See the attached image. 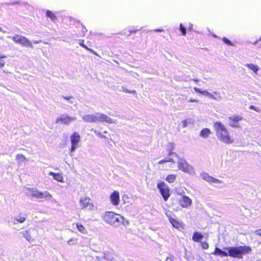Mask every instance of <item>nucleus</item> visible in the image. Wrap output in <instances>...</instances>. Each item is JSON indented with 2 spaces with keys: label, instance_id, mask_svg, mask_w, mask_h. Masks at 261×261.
<instances>
[{
  "label": "nucleus",
  "instance_id": "a18cd8bd",
  "mask_svg": "<svg viewBox=\"0 0 261 261\" xmlns=\"http://www.w3.org/2000/svg\"><path fill=\"white\" fill-rule=\"evenodd\" d=\"M256 107L254 106H251L250 107V109H251V110H253L255 111V109Z\"/></svg>",
  "mask_w": 261,
  "mask_h": 261
},
{
  "label": "nucleus",
  "instance_id": "20e7f679",
  "mask_svg": "<svg viewBox=\"0 0 261 261\" xmlns=\"http://www.w3.org/2000/svg\"><path fill=\"white\" fill-rule=\"evenodd\" d=\"M228 251V255L233 257L241 258L243 255L249 253L251 249L248 246L230 247L225 248Z\"/></svg>",
  "mask_w": 261,
  "mask_h": 261
},
{
  "label": "nucleus",
  "instance_id": "a211bd4d",
  "mask_svg": "<svg viewBox=\"0 0 261 261\" xmlns=\"http://www.w3.org/2000/svg\"><path fill=\"white\" fill-rule=\"evenodd\" d=\"M245 66L252 70L255 74H257L259 70V66L252 63H247L245 64Z\"/></svg>",
  "mask_w": 261,
  "mask_h": 261
},
{
  "label": "nucleus",
  "instance_id": "72a5a7b5",
  "mask_svg": "<svg viewBox=\"0 0 261 261\" xmlns=\"http://www.w3.org/2000/svg\"><path fill=\"white\" fill-rule=\"evenodd\" d=\"M79 44H80L81 46H82V47H83L84 48H85V49H86L87 50H89V51H91V52H93V50H92V49H90V48H89L87 47V46H86V45H85V44L84 43V41H83V40H80V41H79Z\"/></svg>",
  "mask_w": 261,
  "mask_h": 261
},
{
  "label": "nucleus",
  "instance_id": "864d4df0",
  "mask_svg": "<svg viewBox=\"0 0 261 261\" xmlns=\"http://www.w3.org/2000/svg\"><path fill=\"white\" fill-rule=\"evenodd\" d=\"M194 81H195V82H198V81H199V80H197V79L194 80Z\"/></svg>",
  "mask_w": 261,
  "mask_h": 261
},
{
  "label": "nucleus",
  "instance_id": "49530a36",
  "mask_svg": "<svg viewBox=\"0 0 261 261\" xmlns=\"http://www.w3.org/2000/svg\"><path fill=\"white\" fill-rule=\"evenodd\" d=\"M255 111H256L257 112H260V109L258 108H255Z\"/></svg>",
  "mask_w": 261,
  "mask_h": 261
},
{
  "label": "nucleus",
  "instance_id": "9b49d317",
  "mask_svg": "<svg viewBox=\"0 0 261 261\" xmlns=\"http://www.w3.org/2000/svg\"><path fill=\"white\" fill-rule=\"evenodd\" d=\"M70 138L71 143L70 152H72L79 147V143L80 141V136L77 132H74L70 136Z\"/></svg>",
  "mask_w": 261,
  "mask_h": 261
},
{
  "label": "nucleus",
  "instance_id": "423d86ee",
  "mask_svg": "<svg viewBox=\"0 0 261 261\" xmlns=\"http://www.w3.org/2000/svg\"><path fill=\"white\" fill-rule=\"evenodd\" d=\"M28 193L29 195L39 199H44L45 200H50L53 196L47 191L41 192L36 188H31L28 189Z\"/></svg>",
  "mask_w": 261,
  "mask_h": 261
},
{
  "label": "nucleus",
  "instance_id": "6e6d98bb",
  "mask_svg": "<svg viewBox=\"0 0 261 261\" xmlns=\"http://www.w3.org/2000/svg\"><path fill=\"white\" fill-rule=\"evenodd\" d=\"M103 133H105V134H107V131H105V132H103Z\"/></svg>",
  "mask_w": 261,
  "mask_h": 261
},
{
  "label": "nucleus",
  "instance_id": "f704fd0d",
  "mask_svg": "<svg viewBox=\"0 0 261 261\" xmlns=\"http://www.w3.org/2000/svg\"><path fill=\"white\" fill-rule=\"evenodd\" d=\"M102 259H106L107 260H112L113 257L109 255L108 254L104 253L103 256L101 257Z\"/></svg>",
  "mask_w": 261,
  "mask_h": 261
},
{
  "label": "nucleus",
  "instance_id": "ea45409f",
  "mask_svg": "<svg viewBox=\"0 0 261 261\" xmlns=\"http://www.w3.org/2000/svg\"><path fill=\"white\" fill-rule=\"evenodd\" d=\"M222 40L224 42H225L226 44H228V45H231L232 43L231 42L228 40L225 37H224L223 39H222Z\"/></svg>",
  "mask_w": 261,
  "mask_h": 261
},
{
  "label": "nucleus",
  "instance_id": "a19ab883",
  "mask_svg": "<svg viewBox=\"0 0 261 261\" xmlns=\"http://www.w3.org/2000/svg\"><path fill=\"white\" fill-rule=\"evenodd\" d=\"M165 261H173V257L171 255H168L165 258Z\"/></svg>",
  "mask_w": 261,
  "mask_h": 261
},
{
  "label": "nucleus",
  "instance_id": "8fccbe9b",
  "mask_svg": "<svg viewBox=\"0 0 261 261\" xmlns=\"http://www.w3.org/2000/svg\"><path fill=\"white\" fill-rule=\"evenodd\" d=\"M192 28H193V24H191V26H190V27L189 28V29L190 30H192Z\"/></svg>",
  "mask_w": 261,
  "mask_h": 261
},
{
  "label": "nucleus",
  "instance_id": "4468645a",
  "mask_svg": "<svg viewBox=\"0 0 261 261\" xmlns=\"http://www.w3.org/2000/svg\"><path fill=\"white\" fill-rule=\"evenodd\" d=\"M178 201L179 204L183 208L188 207L190 205H191L192 202V200L191 198H190L188 196L185 195L182 196L180 198H179Z\"/></svg>",
  "mask_w": 261,
  "mask_h": 261
},
{
  "label": "nucleus",
  "instance_id": "bb28decb",
  "mask_svg": "<svg viewBox=\"0 0 261 261\" xmlns=\"http://www.w3.org/2000/svg\"><path fill=\"white\" fill-rule=\"evenodd\" d=\"M76 227L78 230L82 233L86 234L87 231L85 227L81 224L76 223Z\"/></svg>",
  "mask_w": 261,
  "mask_h": 261
},
{
  "label": "nucleus",
  "instance_id": "37998d69",
  "mask_svg": "<svg viewBox=\"0 0 261 261\" xmlns=\"http://www.w3.org/2000/svg\"><path fill=\"white\" fill-rule=\"evenodd\" d=\"M189 102H197L198 100L195 99L190 98L189 100Z\"/></svg>",
  "mask_w": 261,
  "mask_h": 261
},
{
  "label": "nucleus",
  "instance_id": "a878e982",
  "mask_svg": "<svg viewBox=\"0 0 261 261\" xmlns=\"http://www.w3.org/2000/svg\"><path fill=\"white\" fill-rule=\"evenodd\" d=\"M203 236L200 234V233L198 232H194L193 237H192V240L194 241L195 242H199L200 240H201L203 239Z\"/></svg>",
  "mask_w": 261,
  "mask_h": 261
},
{
  "label": "nucleus",
  "instance_id": "e433bc0d",
  "mask_svg": "<svg viewBox=\"0 0 261 261\" xmlns=\"http://www.w3.org/2000/svg\"><path fill=\"white\" fill-rule=\"evenodd\" d=\"M6 58V57L5 56L0 55V67H3L5 65V62L4 60H2V59Z\"/></svg>",
  "mask_w": 261,
  "mask_h": 261
},
{
  "label": "nucleus",
  "instance_id": "2eb2a0df",
  "mask_svg": "<svg viewBox=\"0 0 261 261\" xmlns=\"http://www.w3.org/2000/svg\"><path fill=\"white\" fill-rule=\"evenodd\" d=\"M200 176L202 179L210 183L220 184L222 182L221 180L210 176L208 174L205 172L201 173Z\"/></svg>",
  "mask_w": 261,
  "mask_h": 261
},
{
  "label": "nucleus",
  "instance_id": "5fc2aeb1",
  "mask_svg": "<svg viewBox=\"0 0 261 261\" xmlns=\"http://www.w3.org/2000/svg\"><path fill=\"white\" fill-rule=\"evenodd\" d=\"M214 93L215 94H216V95H217V93L216 92H214Z\"/></svg>",
  "mask_w": 261,
  "mask_h": 261
},
{
  "label": "nucleus",
  "instance_id": "f03ea898",
  "mask_svg": "<svg viewBox=\"0 0 261 261\" xmlns=\"http://www.w3.org/2000/svg\"><path fill=\"white\" fill-rule=\"evenodd\" d=\"M102 219L107 223L116 227L120 224L125 225V223H128L123 216L112 212H106L102 216Z\"/></svg>",
  "mask_w": 261,
  "mask_h": 261
},
{
  "label": "nucleus",
  "instance_id": "3c124183",
  "mask_svg": "<svg viewBox=\"0 0 261 261\" xmlns=\"http://www.w3.org/2000/svg\"><path fill=\"white\" fill-rule=\"evenodd\" d=\"M163 30H156L155 31L156 32H162Z\"/></svg>",
  "mask_w": 261,
  "mask_h": 261
},
{
  "label": "nucleus",
  "instance_id": "6e6552de",
  "mask_svg": "<svg viewBox=\"0 0 261 261\" xmlns=\"http://www.w3.org/2000/svg\"><path fill=\"white\" fill-rule=\"evenodd\" d=\"M9 38H11L16 43H18L21 44L22 46L24 47H29L32 46L31 42L25 37L19 35H15L13 36H8Z\"/></svg>",
  "mask_w": 261,
  "mask_h": 261
},
{
  "label": "nucleus",
  "instance_id": "7ed1b4c3",
  "mask_svg": "<svg viewBox=\"0 0 261 261\" xmlns=\"http://www.w3.org/2000/svg\"><path fill=\"white\" fill-rule=\"evenodd\" d=\"M85 122H95L96 121L105 122L109 123H115V121L104 114L97 113L94 114H87L82 117Z\"/></svg>",
  "mask_w": 261,
  "mask_h": 261
},
{
  "label": "nucleus",
  "instance_id": "58836bf2",
  "mask_svg": "<svg viewBox=\"0 0 261 261\" xmlns=\"http://www.w3.org/2000/svg\"><path fill=\"white\" fill-rule=\"evenodd\" d=\"M94 133L95 135H96L97 136H98L100 137H102V138H106V139H108L107 137H103V135H102L101 133L98 132V131H97L96 130H95L94 131Z\"/></svg>",
  "mask_w": 261,
  "mask_h": 261
},
{
  "label": "nucleus",
  "instance_id": "603ef678",
  "mask_svg": "<svg viewBox=\"0 0 261 261\" xmlns=\"http://www.w3.org/2000/svg\"><path fill=\"white\" fill-rule=\"evenodd\" d=\"M0 31L2 32H5L1 28H0Z\"/></svg>",
  "mask_w": 261,
  "mask_h": 261
},
{
  "label": "nucleus",
  "instance_id": "de8ad7c7",
  "mask_svg": "<svg viewBox=\"0 0 261 261\" xmlns=\"http://www.w3.org/2000/svg\"><path fill=\"white\" fill-rule=\"evenodd\" d=\"M40 42H41V40H38V41H34V43H35V44H38V43H40Z\"/></svg>",
  "mask_w": 261,
  "mask_h": 261
},
{
  "label": "nucleus",
  "instance_id": "ddd939ff",
  "mask_svg": "<svg viewBox=\"0 0 261 261\" xmlns=\"http://www.w3.org/2000/svg\"><path fill=\"white\" fill-rule=\"evenodd\" d=\"M229 125L233 127H240L239 122L242 120V117L239 115H233L228 117Z\"/></svg>",
  "mask_w": 261,
  "mask_h": 261
},
{
  "label": "nucleus",
  "instance_id": "dca6fc26",
  "mask_svg": "<svg viewBox=\"0 0 261 261\" xmlns=\"http://www.w3.org/2000/svg\"><path fill=\"white\" fill-rule=\"evenodd\" d=\"M194 90L196 92L199 93L204 95H207L209 96L210 98L215 100H221L222 99V97L220 95H218L217 97H216L213 94L210 93L207 90L202 91L201 89H198L197 87H194Z\"/></svg>",
  "mask_w": 261,
  "mask_h": 261
},
{
  "label": "nucleus",
  "instance_id": "39448f33",
  "mask_svg": "<svg viewBox=\"0 0 261 261\" xmlns=\"http://www.w3.org/2000/svg\"><path fill=\"white\" fill-rule=\"evenodd\" d=\"M30 243L35 242L38 237V230L35 227L30 228L27 230L22 231L19 233Z\"/></svg>",
  "mask_w": 261,
  "mask_h": 261
},
{
  "label": "nucleus",
  "instance_id": "f8f14e48",
  "mask_svg": "<svg viewBox=\"0 0 261 261\" xmlns=\"http://www.w3.org/2000/svg\"><path fill=\"white\" fill-rule=\"evenodd\" d=\"M157 188L160 190L164 199L167 201L170 196L168 187L164 182H160L157 184Z\"/></svg>",
  "mask_w": 261,
  "mask_h": 261
},
{
  "label": "nucleus",
  "instance_id": "c756f323",
  "mask_svg": "<svg viewBox=\"0 0 261 261\" xmlns=\"http://www.w3.org/2000/svg\"><path fill=\"white\" fill-rule=\"evenodd\" d=\"M46 15L47 17H49L53 21H55L57 18L56 16L49 10L46 11Z\"/></svg>",
  "mask_w": 261,
  "mask_h": 261
},
{
  "label": "nucleus",
  "instance_id": "4c0bfd02",
  "mask_svg": "<svg viewBox=\"0 0 261 261\" xmlns=\"http://www.w3.org/2000/svg\"><path fill=\"white\" fill-rule=\"evenodd\" d=\"M201 245L202 248L204 249H207L209 246L208 243L205 242H201Z\"/></svg>",
  "mask_w": 261,
  "mask_h": 261
},
{
  "label": "nucleus",
  "instance_id": "c85d7f7f",
  "mask_svg": "<svg viewBox=\"0 0 261 261\" xmlns=\"http://www.w3.org/2000/svg\"><path fill=\"white\" fill-rule=\"evenodd\" d=\"M26 219V217L22 216H17L14 218V223H15V222H17L19 223H23L25 221Z\"/></svg>",
  "mask_w": 261,
  "mask_h": 261
},
{
  "label": "nucleus",
  "instance_id": "0eeeda50",
  "mask_svg": "<svg viewBox=\"0 0 261 261\" xmlns=\"http://www.w3.org/2000/svg\"><path fill=\"white\" fill-rule=\"evenodd\" d=\"M178 169L191 175L195 174L194 168L189 164L184 159L179 158L177 161Z\"/></svg>",
  "mask_w": 261,
  "mask_h": 261
},
{
  "label": "nucleus",
  "instance_id": "473e14b6",
  "mask_svg": "<svg viewBox=\"0 0 261 261\" xmlns=\"http://www.w3.org/2000/svg\"><path fill=\"white\" fill-rule=\"evenodd\" d=\"M122 91L125 93H129L133 94L134 95H136V94H137L136 91L135 90L130 91V90H128L126 88L124 87H122Z\"/></svg>",
  "mask_w": 261,
  "mask_h": 261
},
{
  "label": "nucleus",
  "instance_id": "cd10ccee",
  "mask_svg": "<svg viewBox=\"0 0 261 261\" xmlns=\"http://www.w3.org/2000/svg\"><path fill=\"white\" fill-rule=\"evenodd\" d=\"M193 120L191 118H187L181 121V124L183 128L186 127L189 124L192 123Z\"/></svg>",
  "mask_w": 261,
  "mask_h": 261
},
{
  "label": "nucleus",
  "instance_id": "5701e85b",
  "mask_svg": "<svg viewBox=\"0 0 261 261\" xmlns=\"http://www.w3.org/2000/svg\"><path fill=\"white\" fill-rule=\"evenodd\" d=\"M212 254L215 255L221 256H227L228 255V252L222 251L221 249L217 247L215 248L214 252Z\"/></svg>",
  "mask_w": 261,
  "mask_h": 261
},
{
  "label": "nucleus",
  "instance_id": "c9c22d12",
  "mask_svg": "<svg viewBox=\"0 0 261 261\" xmlns=\"http://www.w3.org/2000/svg\"><path fill=\"white\" fill-rule=\"evenodd\" d=\"M180 31L182 33V34L184 35V36H185L186 34V28L182 25V24L181 23L180 24Z\"/></svg>",
  "mask_w": 261,
  "mask_h": 261
},
{
  "label": "nucleus",
  "instance_id": "09e8293b",
  "mask_svg": "<svg viewBox=\"0 0 261 261\" xmlns=\"http://www.w3.org/2000/svg\"><path fill=\"white\" fill-rule=\"evenodd\" d=\"M100 258H101L100 257H98V256L96 257V259H97V261H100Z\"/></svg>",
  "mask_w": 261,
  "mask_h": 261
},
{
  "label": "nucleus",
  "instance_id": "c03bdc74",
  "mask_svg": "<svg viewBox=\"0 0 261 261\" xmlns=\"http://www.w3.org/2000/svg\"><path fill=\"white\" fill-rule=\"evenodd\" d=\"M259 41H261V37L259 38V39L258 40H256L254 43V44L255 45ZM260 47H261V43H260Z\"/></svg>",
  "mask_w": 261,
  "mask_h": 261
},
{
  "label": "nucleus",
  "instance_id": "79ce46f5",
  "mask_svg": "<svg viewBox=\"0 0 261 261\" xmlns=\"http://www.w3.org/2000/svg\"><path fill=\"white\" fill-rule=\"evenodd\" d=\"M255 234L261 236V229L255 230Z\"/></svg>",
  "mask_w": 261,
  "mask_h": 261
},
{
  "label": "nucleus",
  "instance_id": "2f4dec72",
  "mask_svg": "<svg viewBox=\"0 0 261 261\" xmlns=\"http://www.w3.org/2000/svg\"><path fill=\"white\" fill-rule=\"evenodd\" d=\"M77 239L76 238H71L67 241V243L69 245H73L77 243Z\"/></svg>",
  "mask_w": 261,
  "mask_h": 261
},
{
  "label": "nucleus",
  "instance_id": "f257e3e1",
  "mask_svg": "<svg viewBox=\"0 0 261 261\" xmlns=\"http://www.w3.org/2000/svg\"><path fill=\"white\" fill-rule=\"evenodd\" d=\"M216 136L219 140L223 143L230 144L234 142L233 138L231 136L228 129L224 125L220 122L214 123Z\"/></svg>",
  "mask_w": 261,
  "mask_h": 261
},
{
  "label": "nucleus",
  "instance_id": "1a4fd4ad",
  "mask_svg": "<svg viewBox=\"0 0 261 261\" xmlns=\"http://www.w3.org/2000/svg\"><path fill=\"white\" fill-rule=\"evenodd\" d=\"M79 203L82 209H86L90 211H93L96 210V206L92 202L90 198L87 197L81 198Z\"/></svg>",
  "mask_w": 261,
  "mask_h": 261
},
{
  "label": "nucleus",
  "instance_id": "7c9ffc66",
  "mask_svg": "<svg viewBox=\"0 0 261 261\" xmlns=\"http://www.w3.org/2000/svg\"><path fill=\"white\" fill-rule=\"evenodd\" d=\"M175 179L176 175L174 174H169L166 178V180L169 183L173 182Z\"/></svg>",
  "mask_w": 261,
  "mask_h": 261
},
{
  "label": "nucleus",
  "instance_id": "412c9836",
  "mask_svg": "<svg viewBox=\"0 0 261 261\" xmlns=\"http://www.w3.org/2000/svg\"><path fill=\"white\" fill-rule=\"evenodd\" d=\"M166 216L168 217L169 220L172 226L176 228H179L181 226V223L176 220L171 218L170 216L166 214Z\"/></svg>",
  "mask_w": 261,
  "mask_h": 261
},
{
  "label": "nucleus",
  "instance_id": "6ab92c4d",
  "mask_svg": "<svg viewBox=\"0 0 261 261\" xmlns=\"http://www.w3.org/2000/svg\"><path fill=\"white\" fill-rule=\"evenodd\" d=\"M170 156H172V158L168 157L166 159L162 160L159 161L158 164H164L167 162H172L173 164H175V161L173 160V157L174 156H177V155L176 153L174 152H170L169 153Z\"/></svg>",
  "mask_w": 261,
  "mask_h": 261
},
{
  "label": "nucleus",
  "instance_id": "4be33fe9",
  "mask_svg": "<svg viewBox=\"0 0 261 261\" xmlns=\"http://www.w3.org/2000/svg\"><path fill=\"white\" fill-rule=\"evenodd\" d=\"M61 97L68 101V102L72 105L76 106L77 102L76 99L74 97L72 96H63L62 95Z\"/></svg>",
  "mask_w": 261,
  "mask_h": 261
},
{
  "label": "nucleus",
  "instance_id": "9d476101",
  "mask_svg": "<svg viewBox=\"0 0 261 261\" xmlns=\"http://www.w3.org/2000/svg\"><path fill=\"white\" fill-rule=\"evenodd\" d=\"M76 120V117H71L67 114H64L57 117L56 123L69 125L71 122Z\"/></svg>",
  "mask_w": 261,
  "mask_h": 261
},
{
  "label": "nucleus",
  "instance_id": "b1692460",
  "mask_svg": "<svg viewBox=\"0 0 261 261\" xmlns=\"http://www.w3.org/2000/svg\"><path fill=\"white\" fill-rule=\"evenodd\" d=\"M211 134V130L209 128H205L200 131L199 135L203 138H206Z\"/></svg>",
  "mask_w": 261,
  "mask_h": 261
},
{
  "label": "nucleus",
  "instance_id": "393cba45",
  "mask_svg": "<svg viewBox=\"0 0 261 261\" xmlns=\"http://www.w3.org/2000/svg\"><path fill=\"white\" fill-rule=\"evenodd\" d=\"M16 160L18 164H21L27 161V159L22 154H17L16 156Z\"/></svg>",
  "mask_w": 261,
  "mask_h": 261
},
{
  "label": "nucleus",
  "instance_id": "aec40b11",
  "mask_svg": "<svg viewBox=\"0 0 261 261\" xmlns=\"http://www.w3.org/2000/svg\"><path fill=\"white\" fill-rule=\"evenodd\" d=\"M49 174L50 175L53 176L54 178L56 180H57L59 182H64V178H63L62 174L59 173H54L53 172H50L49 173Z\"/></svg>",
  "mask_w": 261,
  "mask_h": 261
},
{
  "label": "nucleus",
  "instance_id": "f3484780",
  "mask_svg": "<svg viewBox=\"0 0 261 261\" xmlns=\"http://www.w3.org/2000/svg\"><path fill=\"white\" fill-rule=\"evenodd\" d=\"M110 201L114 205H117L119 203V194L117 191H114L110 196Z\"/></svg>",
  "mask_w": 261,
  "mask_h": 261
}]
</instances>
